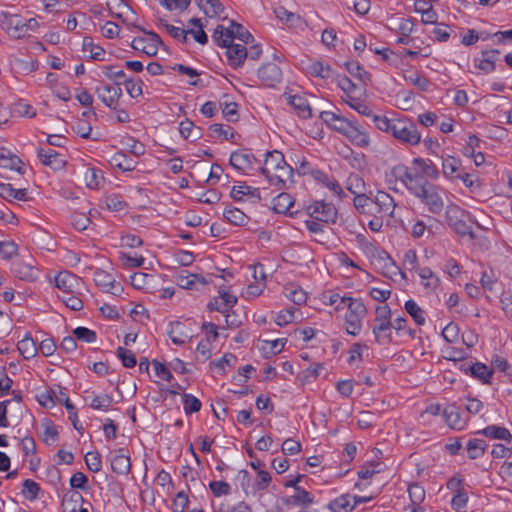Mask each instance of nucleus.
Segmentation results:
<instances>
[{
  "instance_id": "f257e3e1",
  "label": "nucleus",
  "mask_w": 512,
  "mask_h": 512,
  "mask_svg": "<svg viewBox=\"0 0 512 512\" xmlns=\"http://www.w3.org/2000/svg\"><path fill=\"white\" fill-rule=\"evenodd\" d=\"M391 174L400 180L407 190L420 200L432 214H440L444 209V201L439 193V187L429 182L418 172H412L410 168L399 164L391 169Z\"/></svg>"
},
{
  "instance_id": "f03ea898",
  "label": "nucleus",
  "mask_w": 512,
  "mask_h": 512,
  "mask_svg": "<svg viewBox=\"0 0 512 512\" xmlns=\"http://www.w3.org/2000/svg\"><path fill=\"white\" fill-rule=\"evenodd\" d=\"M270 185L278 190L288 189L293 183V168L285 161L284 155L278 150L268 151L265 155L264 166L260 168Z\"/></svg>"
},
{
  "instance_id": "7ed1b4c3",
  "label": "nucleus",
  "mask_w": 512,
  "mask_h": 512,
  "mask_svg": "<svg viewBox=\"0 0 512 512\" xmlns=\"http://www.w3.org/2000/svg\"><path fill=\"white\" fill-rule=\"evenodd\" d=\"M445 219L448 226L460 236H469L471 240L476 238L472 230L470 214L463 210L460 206L450 204L446 207Z\"/></svg>"
},
{
  "instance_id": "20e7f679",
  "label": "nucleus",
  "mask_w": 512,
  "mask_h": 512,
  "mask_svg": "<svg viewBox=\"0 0 512 512\" xmlns=\"http://www.w3.org/2000/svg\"><path fill=\"white\" fill-rule=\"evenodd\" d=\"M341 303H347V313L345 315V329L349 335L357 336L362 327V319L367 309L361 299L352 297H342Z\"/></svg>"
},
{
  "instance_id": "39448f33",
  "label": "nucleus",
  "mask_w": 512,
  "mask_h": 512,
  "mask_svg": "<svg viewBox=\"0 0 512 512\" xmlns=\"http://www.w3.org/2000/svg\"><path fill=\"white\" fill-rule=\"evenodd\" d=\"M212 38L217 45H226V43L233 42L234 39H238L244 44L254 40L252 34L235 21H231L228 28H225L223 25H217Z\"/></svg>"
},
{
  "instance_id": "423d86ee",
  "label": "nucleus",
  "mask_w": 512,
  "mask_h": 512,
  "mask_svg": "<svg viewBox=\"0 0 512 512\" xmlns=\"http://www.w3.org/2000/svg\"><path fill=\"white\" fill-rule=\"evenodd\" d=\"M392 135L397 140L409 145H417L421 141V134L416 124L406 119L394 120Z\"/></svg>"
},
{
  "instance_id": "0eeeda50",
  "label": "nucleus",
  "mask_w": 512,
  "mask_h": 512,
  "mask_svg": "<svg viewBox=\"0 0 512 512\" xmlns=\"http://www.w3.org/2000/svg\"><path fill=\"white\" fill-rule=\"evenodd\" d=\"M375 325L373 326V334L375 340L380 342L382 339L391 341L390 330L392 328L391 309L388 305L378 306L375 309Z\"/></svg>"
},
{
  "instance_id": "6e6552de",
  "label": "nucleus",
  "mask_w": 512,
  "mask_h": 512,
  "mask_svg": "<svg viewBox=\"0 0 512 512\" xmlns=\"http://www.w3.org/2000/svg\"><path fill=\"white\" fill-rule=\"evenodd\" d=\"M308 215L323 223L334 224L338 217V211L332 203L324 200H318L311 203L306 208Z\"/></svg>"
},
{
  "instance_id": "1a4fd4ad",
  "label": "nucleus",
  "mask_w": 512,
  "mask_h": 512,
  "mask_svg": "<svg viewBox=\"0 0 512 512\" xmlns=\"http://www.w3.org/2000/svg\"><path fill=\"white\" fill-rule=\"evenodd\" d=\"M95 93L105 106L116 110L119 99L122 96V89L119 83L101 84L96 87Z\"/></svg>"
},
{
  "instance_id": "9d476101",
  "label": "nucleus",
  "mask_w": 512,
  "mask_h": 512,
  "mask_svg": "<svg viewBox=\"0 0 512 512\" xmlns=\"http://www.w3.org/2000/svg\"><path fill=\"white\" fill-rule=\"evenodd\" d=\"M218 292L219 297H215L209 302L208 309L224 314L228 323L229 315L227 313L237 303V297L227 292L224 288H219Z\"/></svg>"
},
{
  "instance_id": "9b49d317",
  "label": "nucleus",
  "mask_w": 512,
  "mask_h": 512,
  "mask_svg": "<svg viewBox=\"0 0 512 512\" xmlns=\"http://www.w3.org/2000/svg\"><path fill=\"white\" fill-rule=\"evenodd\" d=\"M93 280L103 292L119 295L122 291V287L119 283H116L115 277L103 269L94 271Z\"/></svg>"
},
{
  "instance_id": "f8f14e48",
  "label": "nucleus",
  "mask_w": 512,
  "mask_h": 512,
  "mask_svg": "<svg viewBox=\"0 0 512 512\" xmlns=\"http://www.w3.org/2000/svg\"><path fill=\"white\" fill-rule=\"evenodd\" d=\"M239 476H241V485L246 495L249 493L255 494L257 491H263L268 488L271 483L272 477L270 473L266 470L258 471L255 483L252 485L251 490L249 491L247 487H245L244 481H249V473L246 470H240Z\"/></svg>"
},
{
  "instance_id": "ddd939ff",
  "label": "nucleus",
  "mask_w": 512,
  "mask_h": 512,
  "mask_svg": "<svg viewBox=\"0 0 512 512\" xmlns=\"http://www.w3.org/2000/svg\"><path fill=\"white\" fill-rule=\"evenodd\" d=\"M53 461L54 464L48 465L45 476L51 485H53L56 489H60L63 487V483L61 470L58 466L64 462V448H60L58 450L53 458Z\"/></svg>"
},
{
  "instance_id": "4468645a",
  "label": "nucleus",
  "mask_w": 512,
  "mask_h": 512,
  "mask_svg": "<svg viewBox=\"0 0 512 512\" xmlns=\"http://www.w3.org/2000/svg\"><path fill=\"white\" fill-rule=\"evenodd\" d=\"M343 135L359 148H366L370 145L369 134L354 121H352Z\"/></svg>"
},
{
  "instance_id": "2eb2a0df",
  "label": "nucleus",
  "mask_w": 512,
  "mask_h": 512,
  "mask_svg": "<svg viewBox=\"0 0 512 512\" xmlns=\"http://www.w3.org/2000/svg\"><path fill=\"white\" fill-rule=\"evenodd\" d=\"M220 46L226 48V56L230 66L238 68L243 65L248 56V49L244 45L231 42Z\"/></svg>"
},
{
  "instance_id": "dca6fc26",
  "label": "nucleus",
  "mask_w": 512,
  "mask_h": 512,
  "mask_svg": "<svg viewBox=\"0 0 512 512\" xmlns=\"http://www.w3.org/2000/svg\"><path fill=\"white\" fill-rule=\"evenodd\" d=\"M38 157L43 165L50 167L53 171H59L64 168V158L55 149L39 148Z\"/></svg>"
},
{
  "instance_id": "f3484780",
  "label": "nucleus",
  "mask_w": 512,
  "mask_h": 512,
  "mask_svg": "<svg viewBox=\"0 0 512 512\" xmlns=\"http://www.w3.org/2000/svg\"><path fill=\"white\" fill-rule=\"evenodd\" d=\"M311 175L317 182L321 183L323 186L329 189L340 200L346 197V193L334 177L329 176L328 174L318 169H312Z\"/></svg>"
},
{
  "instance_id": "a211bd4d",
  "label": "nucleus",
  "mask_w": 512,
  "mask_h": 512,
  "mask_svg": "<svg viewBox=\"0 0 512 512\" xmlns=\"http://www.w3.org/2000/svg\"><path fill=\"white\" fill-rule=\"evenodd\" d=\"M258 77L267 87H274L282 79L281 69L274 63H267L258 70Z\"/></svg>"
},
{
  "instance_id": "6ab92c4d",
  "label": "nucleus",
  "mask_w": 512,
  "mask_h": 512,
  "mask_svg": "<svg viewBox=\"0 0 512 512\" xmlns=\"http://www.w3.org/2000/svg\"><path fill=\"white\" fill-rule=\"evenodd\" d=\"M176 283L180 288L187 290H199L209 282L202 276L191 274L187 271H181L176 275Z\"/></svg>"
},
{
  "instance_id": "aec40b11",
  "label": "nucleus",
  "mask_w": 512,
  "mask_h": 512,
  "mask_svg": "<svg viewBox=\"0 0 512 512\" xmlns=\"http://www.w3.org/2000/svg\"><path fill=\"white\" fill-rule=\"evenodd\" d=\"M320 118L327 126L342 135L352 123V120L332 111H322L320 113Z\"/></svg>"
},
{
  "instance_id": "412c9836",
  "label": "nucleus",
  "mask_w": 512,
  "mask_h": 512,
  "mask_svg": "<svg viewBox=\"0 0 512 512\" xmlns=\"http://www.w3.org/2000/svg\"><path fill=\"white\" fill-rule=\"evenodd\" d=\"M374 211L383 216H392L395 202L392 196L384 191H378L373 198Z\"/></svg>"
},
{
  "instance_id": "4be33fe9",
  "label": "nucleus",
  "mask_w": 512,
  "mask_h": 512,
  "mask_svg": "<svg viewBox=\"0 0 512 512\" xmlns=\"http://www.w3.org/2000/svg\"><path fill=\"white\" fill-rule=\"evenodd\" d=\"M254 161H256L255 156L246 149L234 151L229 159L230 165L239 171L250 169Z\"/></svg>"
},
{
  "instance_id": "5701e85b",
  "label": "nucleus",
  "mask_w": 512,
  "mask_h": 512,
  "mask_svg": "<svg viewBox=\"0 0 512 512\" xmlns=\"http://www.w3.org/2000/svg\"><path fill=\"white\" fill-rule=\"evenodd\" d=\"M111 469L118 475H128L131 470L129 455L124 453V449L115 451V455L110 458Z\"/></svg>"
},
{
  "instance_id": "b1692460",
  "label": "nucleus",
  "mask_w": 512,
  "mask_h": 512,
  "mask_svg": "<svg viewBox=\"0 0 512 512\" xmlns=\"http://www.w3.org/2000/svg\"><path fill=\"white\" fill-rule=\"evenodd\" d=\"M287 101L300 118L308 119L312 116V109L304 96L289 95Z\"/></svg>"
},
{
  "instance_id": "393cba45",
  "label": "nucleus",
  "mask_w": 512,
  "mask_h": 512,
  "mask_svg": "<svg viewBox=\"0 0 512 512\" xmlns=\"http://www.w3.org/2000/svg\"><path fill=\"white\" fill-rule=\"evenodd\" d=\"M275 16L288 24L290 27L294 28H303L307 26V22L300 15H297L293 12L286 10L284 7L280 6L274 9Z\"/></svg>"
},
{
  "instance_id": "a878e982",
  "label": "nucleus",
  "mask_w": 512,
  "mask_h": 512,
  "mask_svg": "<svg viewBox=\"0 0 512 512\" xmlns=\"http://www.w3.org/2000/svg\"><path fill=\"white\" fill-rule=\"evenodd\" d=\"M499 50L491 49L482 52V59H475V67L483 73L488 74L495 70V61L499 55Z\"/></svg>"
},
{
  "instance_id": "bb28decb",
  "label": "nucleus",
  "mask_w": 512,
  "mask_h": 512,
  "mask_svg": "<svg viewBox=\"0 0 512 512\" xmlns=\"http://www.w3.org/2000/svg\"><path fill=\"white\" fill-rule=\"evenodd\" d=\"M475 434L483 435L490 439L504 440L507 443H510L512 441V434L510 433V431L505 427L497 425H489L484 429L476 431Z\"/></svg>"
},
{
  "instance_id": "cd10ccee",
  "label": "nucleus",
  "mask_w": 512,
  "mask_h": 512,
  "mask_svg": "<svg viewBox=\"0 0 512 512\" xmlns=\"http://www.w3.org/2000/svg\"><path fill=\"white\" fill-rule=\"evenodd\" d=\"M413 165L420 173V176L428 180H436L439 178V171L431 160H425L422 158H414L412 161Z\"/></svg>"
},
{
  "instance_id": "c85d7f7f",
  "label": "nucleus",
  "mask_w": 512,
  "mask_h": 512,
  "mask_svg": "<svg viewBox=\"0 0 512 512\" xmlns=\"http://www.w3.org/2000/svg\"><path fill=\"white\" fill-rule=\"evenodd\" d=\"M12 272L16 277L25 281H33L37 278V270L31 263L16 261L13 263Z\"/></svg>"
},
{
  "instance_id": "c756f323",
  "label": "nucleus",
  "mask_w": 512,
  "mask_h": 512,
  "mask_svg": "<svg viewBox=\"0 0 512 512\" xmlns=\"http://www.w3.org/2000/svg\"><path fill=\"white\" fill-rule=\"evenodd\" d=\"M443 417L446 424L456 430H461L465 422L461 418L459 408L456 405H450L443 410Z\"/></svg>"
},
{
  "instance_id": "7c9ffc66",
  "label": "nucleus",
  "mask_w": 512,
  "mask_h": 512,
  "mask_svg": "<svg viewBox=\"0 0 512 512\" xmlns=\"http://www.w3.org/2000/svg\"><path fill=\"white\" fill-rule=\"evenodd\" d=\"M82 171L88 188L99 189L103 185L105 180L100 170L83 166Z\"/></svg>"
},
{
  "instance_id": "2f4dec72",
  "label": "nucleus",
  "mask_w": 512,
  "mask_h": 512,
  "mask_svg": "<svg viewBox=\"0 0 512 512\" xmlns=\"http://www.w3.org/2000/svg\"><path fill=\"white\" fill-rule=\"evenodd\" d=\"M442 172L448 179H458L461 173L460 161L455 157L447 156L442 161Z\"/></svg>"
},
{
  "instance_id": "473e14b6",
  "label": "nucleus",
  "mask_w": 512,
  "mask_h": 512,
  "mask_svg": "<svg viewBox=\"0 0 512 512\" xmlns=\"http://www.w3.org/2000/svg\"><path fill=\"white\" fill-rule=\"evenodd\" d=\"M272 204L273 210L276 213L286 214L290 212L291 207L294 205V199L290 194L281 192L273 199Z\"/></svg>"
},
{
  "instance_id": "72a5a7b5",
  "label": "nucleus",
  "mask_w": 512,
  "mask_h": 512,
  "mask_svg": "<svg viewBox=\"0 0 512 512\" xmlns=\"http://www.w3.org/2000/svg\"><path fill=\"white\" fill-rule=\"evenodd\" d=\"M469 372L472 377L482 381L484 384H489L493 375V371L481 362H475L470 365Z\"/></svg>"
},
{
  "instance_id": "f704fd0d",
  "label": "nucleus",
  "mask_w": 512,
  "mask_h": 512,
  "mask_svg": "<svg viewBox=\"0 0 512 512\" xmlns=\"http://www.w3.org/2000/svg\"><path fill=\"white\" fill-rule=\"evenodd\" d=\"M307 71L311 76L320 77L323 79H329L334 77V70L330 67V65H324L323 62L314 61L310 63L307 67Z\"/></svg>"
},
{
  "instance_id": "c9c22d12",
  "label": "nucleus",
  "mask_w": 512,
  "mask_h": 512,
  "mask_svg": "<svg viewBox=\"0 0 512 512\" xmlns=\"http://www.w3.org/2000/svg\"><path fill=\"white\" fill-rule=\"evenodd\" d=\"M328 508L332 512H351L354 509L351 495L343 494L337 497L336 499L329 502Z\"/></svg>"
},
{
  "instance_id": "e433bc0d",
  "label": "nucleus",
  "mask_w": 512,
  "mask_h": 512,
  "mask_svg": "<svg viewBox=\"0 0 512 512\" xmlns=\"http://www.w3.org/2000/svg\"><path fill=\"white\" fill-rule=\"evenodd\" d=\"M231 197L236 201H241L243 196L247 195L257 200H260V191L258 188H253L246 184L233 186L230 192Z\"/></svg>"
},
{
  "instance_id": "4c0bfd02",
  "label": "nucleus",
  "mask_w": 512,
  "mask_h": 512,
  "mask_svg": "<svg viewBox=\"0 0 512 512\" xmlns=\"http://www.w3.org/2000/svg\"><path fill=\"white\" fill-rule=\"evenodd\" d=\"M353 204L356 210L362 214H374V202L373 198L366 195V191L363 194H359L354 197Z\"/></svg>"
},
{
  "instance_id": "58836bf2",
  "label": "nucleus",
  "mask_w": 512,
  "mask_h": 512,
  "mask_svg": "<svg viewBox=\"0 0 512 512\" xmlns=\"http://www.w3.org/2000/svg\"><path fill=\"white\" fill-rule=\"evenodd\" d=\"M198 6L210 18L219 16L224 6L219 0H197Z\"/></svg>"
},
{
  "instance_id": "ea45409f",
  "label": "nucleus",
  "mask_w": 512,
  "mask_h": 512,
  "mask_svg": "<svg viewBox=\"0 0 512 512\" xmlns=\"http://www.w3.org/2000/svg\"><path fill=\"white\" fill-rule=\"evenodd\" d=\"M487 443L482 439H470L467 443L466 449L468 457L472 460L478 459L485 453Z\"/></svg>"
},
{
  "instance_id": "a19ab883",
  "label": "nucleus",
  "mask_w": 512,
  "mask_h": 512,
  "mask_svg": "<svg viewBox=\"0 0 512 512\" xmlns=\"http://www.w3.org/2000/svg\"><path fill=\"white\" fill-rule=\"evenodd\" d=\"M313 501H314L313 496L308 491H306L305 489H303L301 487V488H296L295 494L290 496L289 498H287L285 502L288 505L300 506V505L312 504Z\"/></svg>"
},
{
  "instance_id": "79ce46f5",
  "label": "nucleus",
  "mask_w": 512,
  "mask_h": 512,
  "mask_svg": "<svg viewBox=\"0 0 512 512\" xmlns=\"http://www.w3.org/2000/svg\"><path fill=\"white\" fill-rule=\"evenodd\" d=\"M17 348L25 359L33 358L38 351L34 340L28 335H25V337L18 342Z\"/></svg>"
},
{
  "instance_id": "37998d69",
  "label": "nucleus",
  "mask_w": 512,
  "mask_h": 512,
  "mask_svg": "<svg viewBox=\"0 0 512 512\" xmlns=\"http://www.w3.org/2000/svg\"><path fill=\"white\" fill-rule=\"evenodd\" d=\"M223 216L229 223L236 226H244L248 223L249 220L248 216L244 212L235 207L225 209Z\"/></svg>"
},
{
  "instance_id": "c03bdc74",
  "label": "nucleus",
  "mask_w": 512,
  "mask_h": 512,
  "mask_svg": "<svg viewBox=\"0 0 512 512\" xmlns=\"http://www.w3.org/2000/svg\"><path fill=\"white\" fill-rule=\"evenodd\" d=\"M405 310L418 326L425 324L424 310L412 299L405 302Z\"/></svg>"
},
{
  "instance_id": "a18cd8bd",
  "label": "nucleus",
  "mask_w": 512,
  "mask_h": 512,
  "mask_svg": "<svg viewBox=\"0 0 512 512\" xmlns=\"http://www.w3.org/2000/svg\"><path fill=\"white\" fill-rule=\"evenodd\" d=\"M75 98L78 100V102L83 106L86 107L87 110L83 111L82 116L86 118L96 117V112L94 111L92 104H93V96L86 90H80L76 93Z\"/></svg>"
},
{
  "instance_id": "49530a36",
  "label": "nucleus",
  "mask_w": 512,
  "mask_h": 512,
  "mask_svg": "<svg viewBox=\"0 0 512 512\" xmlns=\"http://www.w3.org/2000/svg\"><path fill=\"white\" fill-rule=\"evenodd\" d=\"M345 68L348 73L366 84L370 81V75L357 61H348L345 63Z\"/></svg>"
},
{
  "instance_id": "de8ad7c7",
  "label": "nucleus",
  "mask_w": 512,
  "mask_h": 512,
  "mask_svg": "<svg viewBox=\"0 0 512 512\" xmlns=\"http://www.w3.org/2000/svg\"><path fill=\"white\" fill-rule=\"evenodd\" d=\"M418 274L421 278V284L427 289H435L439 284V278L428 267L419 268Z\"/></svg>"
},
{
  "instance_id": "09e8293b",
  "label": "nucleus",
  "mask_w": 512,
  "mask_h": 512,
  "mask_svg": "<svg viewBox=\"0 0 512 512\" xmlns=\"http://www.w3.org/2000/svg\"><path fill=\"white\" fill-rule=\"evenodd\" d=\"M200 130L201 129L195 127L194 123L189 119H185L179 124V132L185 139L189 137H192L193 140L199 139L201 137Z\"/></svg>"
},
{
  "instance_id": "8fccbe9b",
  "label": "nucleus",
  "mask_w": 512,
  "mask_h": 512,
  "mask_svg": "<svg viewBox=\"0 0 512 512\" xmlns=\"http://www.w3.org/2000/svg\"><path fill=\"white\" fill-rule=\"evenodd\" d=\"M346 189L356 197L366 191V185L361 177L353 174L347 179Z\"/></svg>"
},
{
  "instance_id": "3c124183",
  "label": "nucleus",
  "mask_w": 512,
  "mask_h": 512,
  "mask_svg": "<svg viewBox=\"0 0 512 512\" xmlns=\"http://www.w3.org/2000/svg\"><path fill=\"white\" fill-rule=\"evenodd\" d=\"M131 46L133 49L141 51L148 56H154L157 54V48L154 44H150L144 37H135L132 40Z\"/></svg>"
},
{
  "instance_id": "603ef678",
  "label": "nucleus",
  "mask_w": 512,
  "mask_h": 512,
  "mask_svg": "<svg viewBox=\"0 0 512 512\" xmlns=\"http://www.w3.org/2000/svg\"><path fill=\"white\" fill-rule=\"evenodd\" d=\"M84 51L90 52V57L94 60L104 61L105 58V50L98 46L94 45L92 42V38L90 37H84L83 43H82Z\"/></svg>"
},
{
  "instance_id": "864d4df0",
  "label": "nucleus",
  "mask_w": 512,
  "mask_h": 512,
  "mask_svg": "<svg viewBox=\"0 0 512 512\" xmlns=\"http://www.w3.org/2000/svg\"><path fill=\"white\" fill-rule=\"evenodd\" d=\"M115 166L122 171H133L136 168V161L129 158L125 153L118 152L113 156Z\"/></svg>"
},
{
  "instance_id": "5fc2aeb1",
  "label": "nucleus",
  "mask_w": 512,
  "mask_h": 512,
  "mask_svg": "<svg viewBox=\"0 0 512 512\" xmlns=\"http://www.w3.org/2000/svg\"><path fill=\"white\" fill-rule=\"evenodd\" d=\"M69 484H70L71 489H73V490L79 489V490L86 491V492H88L90 490L89 481H88L87 476L83 472H80V471L75 472L71 476V478L69 480Z\"/></svg>"
},
{
  "instance_id": "6e6d98bb",
  "label": "nucleus",
  "mask_w": 512,
  "mask_h": 512,
  "mask_svg": "<svg viewBox=\"0 0 512 512\" xmlns=\"http://www.w3.org/2000/svg\"><path fill=\"white\" fill-rule=\"evenodd\" d=\"M72 130L79 135L81 138L87 139L90 137L92 126L90 118L81 117L78 119L75 125L72 126Z\"/></svg>"
},
{
  "instance_id": "4d7b16f0",
  "label": "nucleus",
  "mask_w": 512,
  "mask_h": 512,
  "mask_svg": "<svg viewBox=\"0 0 512 512\" xmlns=\"http://www.w3.org/2000/svg\"><path fill=\"white\" fill-rule=\"evenodd\" d=\"M182 402L184 406V411L187 415L199 412L202 406L201 401L192 394L185 393L182 396Z\"/></svg>"
},
{
  "instance_id": "13d9d810",
  "label": "nucleus",
  "mask_w": 512,
  "mask_h": 512,
  "mask_svg": "<svg viewBox=\"0 0 512 512\" xmlns=\"http://www.w3.org/2000/svg\"><path fill=\"white\" fill-rule=\"evenodd\" d=\"M285 295L296 305H302L307 300L306 292L300 287H286Z\"/></svg>"
},
{
  "instance_id": "bf43d9fd",
  "label": "nucleus",
  "mask_w": 512,
  "mask_h": 512,
  "mask_svg": "<svg viewBox=\"0 0 512 512\" xmlns=\"http://www.w3.org/2000/svg\"><path fill=\"white\" fill-rule=\"evenodd\" d=\"M83 286V281L77 275L66 271V295L70 293H79Z\"/></svg>"
},
{
  "instance_id": "052dcab7",
  "label": "nucleus",
  "mask_w": 512,
  "mask_h": 512,
  "mask_svg": "<svg viewBox=\"0 0 512 512\" xmlns=\"http://www.w3.org/2000/svg\"><path fill=\"white\" fill-rule=\"evenodd\" d=\"M112 402H113V399L108 394L96 395L92 399V401L90 403V407L95 410L107 411L111 407Z\"/></svg>"
},
{
  "instance_id": "680f3d73",
  "label": "nucleus",
  "mask_w": 512,
  "mask_h": 512,
  "mask_svg": "<svg viewBox=\"0 0 512 512\" xmlns=\"http://www.w3.org/2000/svg\"><path fill=\"white\" fill-rule=\"evenodd\" d=\"M170 327H171V329L169 330L168 335H169L171 341L175 345H183L185 343V340L183 337L186 336L184 334V332L182 331L183 324L181 322H174V323H170Z\"/></svg>"
},
{
  "instance_id": "e2e57ef3",
  "label": "nucleus",
  "mask_w": 512,
  "mask_h": 512,
  "mask_svg": "<svg viewBox=\"0 0 512 512\" xmlns=\"http://www.w3.org/2000/svg\"><path fill=\"white\" fill-rule=\"evenodd\" d=\"M85 463L91 472L97 473L102 468L101 455L96 451L88 452L85 455Z\"/></svg>"
},
{
  "instance_id": "0e129e2a",
  "label": "nucleus",
  "mask_w": 512,
  "mask_h": 512,
  "mask_svg": "<svg viewBox=\"0 0 512 512\" xmlns=\"http://www.w3.org/2000/svg\"><path fill=\"white\" fill-rule=\"evenodd\" d=\"M40 491V486L31 479H26L23 482L22 494L28 500H35Z\"/></svg>"
},
{
  "instance_id": "69168bd1",
  "label": "nucleus",
  "mask_w": 512,
  "mask_h": 512,
  "mask_svg": "<svg viewBox=\"0 0 512 512\" xmlns=\"http://www.w3.org/2000/svg\"><path fill=\"white\" fill-rule=\"evenodd\" d=\"M405 80L416 86L421 91H428L430 87V81L428 78L422 76L418 72L405 76Z\"/></svg>"
},
{
  "instance_id": "338daca9",
  "label": "nucleus",
  "mask_w": 512,
  "mask_h": 512,
  "mask_svg": "<svg viewBox=\"0 0 512 512\" xmlns=\"http://www.w3.org/2000/svg\"><path fill=\"white\" fill-rule=\"evenodd\" d=\"M411 504L420 505L425 499V490L417 483L411 484L408 488Z\"/></svg>"
},
{
  "instance_id": "774afa93",
  "label": "nucleus",
  "mask_w": 512,
  "mask_h": 512,
  "mask_svg": "<svg viewBox=\"0 0 512 512\" xmlns=\"http://www.w3.org/2000/svg\"><path fill=\"white\" fill-rule=\"evenodd\" d=\"M91 223L90 218L86 215L85 211L75 213L71 216V225L78 231L87 229Z\"/></svg>"
}]
</instances>
